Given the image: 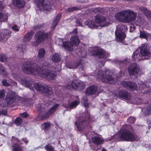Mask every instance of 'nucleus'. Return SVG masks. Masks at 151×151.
Listing matches in <instances>:
<instances>
[{
  "label": "nucleus",
  "instance_id": "nucleus-1",
  "mask_svg": "<svg viewBox=\"0 0 151 151\" xmlns=\"http://www.w3.org/2000/svg\"><path fill=\"white\" fill-rule=\"evenodd\" d=\"M22 68L23 72L27 74L38 75L47 80H51L55 76L53 71L46 68L44 64L42 65V67H40L37 64H32L27 61L23 63Z\"/></svg>",
  "mask_w": 151,
  "mask_h": 151
},
{
  "label": "nucleus",
  "instance_id": "nucleus-2",
  "mask_svg": "<svg viewBox=\"0 0 151 151\" xmlns=\"http://www.w3.org/2000/svg\"><path fill=\"white\" fill-rule=\"evenodd\" d=\"M137 14L130 9L123 10L118 12L115 17L119 21L124 23L132 22L135 24L139 26L143 23V19L140 17H136Z\"/></svg>",
  "mask_w": 151,
  "mask_h": 151
},
{
  "label": "nucleus",
  "instance_id": "nucleus-3",
  "mask_svg": "<svg viewBox=\"0 0 151 151\" xmlns=\"http://www.w3.org/2000/svg\"><path fill=\"white\" fill-rule=\"evenodd\" d=\"M126 127L130 128L129 125H125V127H122L118 132V138L117 141H133L139 139V138L136 134L126 128Z\"/></svg>",
  "mask_w": 151,
  "mask_h": 151
},
{
  "label": "nucleus",
  "instance_id": "nucleus-4",
  "mask_svg": "<svg viewBox=\"0 0 151 151\" xmlns=\"http://www.w3.org/2000/svg\"><path fill=\"white\" fill-rule=\"evenodd\" d=\"M79 117L75 123L76 127L78 131L81 132L86 128H88L89 125V120L90 119L89 113L86 111L85 113Z\"/></svg>",
  "mask_w": 151,
  "mask_h": 151
},
{
  "label": "nucleus",
  "instance_id": "nucleus-5",
  "mask_svg": "<svg viewBox=\"0 0 151 151\" xmlns=\"http://www.w3.org/2000/svg\"><path fill=\"white\" fill-rule=\"evenodd\" d=\"M95 22L98 24V25H96L93 21H91L85 22V24L90 28L96 29L99 28L101 26H107L110 24L108 18L99 15L95 17Z\"/></svg>",
  "mask_w": 151,
  "mask_h": 151
},
{
  "label": "nucleus",
  "instance_id": "nucleus-6",
  "mask_svg": "<svg viewBox=\"0 0 151 151\" xmlns=\"http://www.w3.org/2000/svg\"><path fill=\"white\" fill-rule=\"evenodd\" d=\"M85 87V84L81 81L78 80H74L72 81L71 85H67L66 86H60L59 93L60 95L61 94L63 93L66 89L71 90L73 88L81 91L84 89Z\"/></svg>",
  "mask_w": 151,
  "mask_h": 151
},
{
  "label": "nucleus",
  "instance_id": "nucleus-7",
  "mask_svg": "<svg viewBox=\"0 0 151 151\" xmlns=\"http://www.w3.org/2000/svg\"><path fill=\"white\" fill-rule=\"evenodd\" d=\"M12 74L13 77L16 80L21 82L26 87L29 88L30 89L33 87L34 84L32 82V80L30 79L26 80H22L21 78L20 70L17 68L15 70L12 69Z\"/></svg>",
  "mask_w": 151,
  "mask_h": 151
},
{
  "label": "nucleus",
  "instance_id": "nucleus-8",
  "mask_svg": "<svg viewBox=\"0 0 151 151\" xmlns=\"http://www.w3.org/2000/svg\"><path fill=\"white\" fill-rule=\"evenodd\" d=\"M127 30V27L122 24H118L115 32L116 40L118 42H122L126 37L125 31Z\"/></svg>",
  "mask_w": 151,
  "mask_h": 151
},
{
  "label": "nucleus",
  "instance_id": "nucleus-9",
  "mask_svg": "<svg viewBox=\"0 0 151 151\" xmlns=\"http://www.w3.org/2000/svg\"><path fill=\"white\" fill-rule=\"evenodd\" d=\"M37 91L41 93H44L46 96H52L53 92L51 90V88H48L45 83L42 82H37L34 85L33 87Z\"/></svg>",
  "mask_w": 151,
  "mask_h": 151
},
{
  "label": "nucleus",
  "instance_id": "nucleus-10",
  "mask_svg": "<svg viewBox=\"0 0 151 151\" xmlns=\"http://www.w3.org/2000/svg\"><path fill=\"white\" fill-rule=\"evenodd\" d=\"M48 33L43 31H39L36 32L35 35V41L31 42L32 45L35 46H37L41 42L47 39Z\"/></svg>",
  "mask_w": 151,
  "mask_h": 151
},
{
  "label": "nucleus",
  "instance_id": "nucleus-11",
  "mask_svg": "<svg viewBox=\"0 0 151 151\" xmlns=\"http://www.w3.org/2000/svg\"><path fill=\"white\" fill-rule=\"evenodd\" d=\"M151 47L147 44H142L139 47V53L142 60L150 59L151 53Z\"/></svg>",
  "mask_w": 151,
  "mask_h": 151
},
{
  "label": "nucleus",
  "instance_id": "nucleus-12",
  "mask_svg": "<svg viewBox=\"0 0 151 151\" xmlns=\"http://www.w3.org/2000/svg\"><path fill=\"white\" fill-rule=\"evenodd\" d=\"M36 108L37 110L40 112L36 118L37 120L41 121L48 117L50 116L49 112L46 111L45 110L44 104H38L36 106Z\"/></svg>",
  "mask_w": 151,
  "mask_h": 151
},
{
  "label": "nucleus",
  "instance_id": "nucleus-13",
  "mask_svg": "<svg viewBox=\"0 0 151 151\" xmlns=\"http://www.w3.org/2000/svg\"><path fill=\"white\" fill-rule=\"evenodd\" d=\"M12 151H23L21 146L19 143V139L16 137L12 136L11 139Z\"/></svg>",
  "mask_w": 151,
  "mask_h": 151
},
{
  "label": "nucleus",
  "instance_id": "nucleus-14",
  "mask_svg": "<svg viewBox=\"0 0 151 151\" xmlns=\"http://www.w3.org/2000/svg\"><path fill=\"white\" fill-rule=\"evenodd\" d=\"M45 0H36L37 7L41 11L49 10L51 8V6L44 3Z\"/></svg>",
  "mask_w": 151,
  "mask_h": 151
},
{
  "label": "nucleus",
  "instance_id": "nucleus-15",
  "mask_svg": "<svg viewBox=\"0 0 151 151\" xmlns=\"http://www.w3.org/2000/svg\"><path fill=\"white\" fill-rule=\"evenodd\" d=\"M100 93V92L98 90L97 87L95 86L89 87L86 91V94L88 95H98Z\"/></svg>",
  "mask_w": 151,
  "mask_h": 151
},
{
  "label": "nucleus",
  "instance_id": "nucleus-16",
  "mask_svg": "<svg viewBox=\"0 0 151 151\" xmlns=\"http://www.w3.org/2000/svg\"><path fill=\"white\" fill-rule=\"evenodd\" d=\"M94 55H98L99 57L103 59H106L109 56V54L106 52L103 49L96 48L93 51Z\"/></svg>",
  "mask_w": 151,
  "mask_h": 151
},
{
  "label": "nucleus",
  "instance_id": "nucleus-17",
  "mask_svg": "<svg viewBox=\"0 0 151 151\" xmlns=\"http://www.w3.org/2000/svg\"><path fill=\"white\" fill-rule=\"evenodd\" d=\"M84 63L82 60H78L70 64H68L66 66L70 69H75L78 66H80L81 70H83Z\"/></svg>",
  "mask_w": 151,
  "mask_h": 151
},
{
  "label": "nucleus",
  "instance_id": "nucleus-18",
  "mask_svg": "<svg viewBox=\"0 0 151 151\" xmlns=\"http://www.w3.org/2000/svg\"><path fill=\"white\" fill-rule=\"evenodd\" d=\"M128 71L130 74L133 75H135L139 71V68L136 63H132L129 67Z\"/></svg>",
  "mask_w": 151,
  "mask_h": 151
},
{
  "label": "nucleus",
  "instance_id": "nucleus-19",
  "mask_svg": "<svg viewBox=\"0 0 151 151\" xmlns=\"http://www.w3.org/2000/svg\"><path fill=\"white\" fill-rule=\"evenodd\" d=\"M16 96L13 92H10L6 96V102L8 105H10L16 100Z\"/></svg>",
  "mask_w": 151,
  "mask_h": 151
},
{
  "label": "nucleus",
  "instance_id": "nucleus-20",
  "mask_svg": "<svg viewBox=\"0 0 151 151\" xmlns=\"http://www.w3.org/2000/svg\"><path fill=\"white\" fill-rule=\"evenodd\" d=\"M110 71V70L108 69L106 70L105 71L102 70H99L97 73L96 78L101 80L102 82H105L106 80L105 78V76L106 74L108 72L109 73Z\"/></svg>",
  "mask_w": 151,
  "mask_h": 151
},
{
  "label": "nucleus",
  "instance_id": "nucleus-21",
  "mask_svg": "<svg viewBox=\"0 0 151 151\" xmlns=\"http://www.w3.org/2000/svg\"><path fill=\"white\" fill-rule=\"evenodd\" d=\"M122 85L124 86L127 88H129L132 90H135L137 87V86L136 83L124 81L122 83Z\"/></svg>",
  "mask_w": 151,
  "mask_h": 151
},
{
  "label": "nucleus",
  "instance_id": "nucleus-22",
  "mask_svg": "<svg viewBox=\"0 0 151 151\" xmlns=\"http://www.w3.org/2000/svg\"><path fill=\"white\" fill-rule=\"evenodd\" d=\"M130 94L127 91L124 90L120 91L118 94L119 96L120 97L127 100L130 99Z\"/></svg>",
  "mask_w": 151,
  "mask_h": 151
},
{
  "label": "nucleus",
  "instance_id": "nucleus-23",
  "mask_svg": "<svg viewBox=\"0 0 151 151\" xmlns=\"http://www.w3.org/2000/svg\"><path fill=\"white\" fill-rule=\"evenodd\" d=\"M139 89L141 90V93L145 95H146V96H148V94L149 95L151 94V89L146 87L145 84H143L142 86H140Z\"/></svg>",
  "mask_w": 151,
  "mask_h": 151
},
{
  "label": "nucleus",
  "instance_id": "nucleus-24",
  "mask_svg": "<svg viewBox=\"0 0 151 151\" xmlns=\"http://www.w3.org/2000/svg\"><path fill=\"white\" fill-rule=\"evenodd\" d=\"M50 59L53 62L55 63L62 62L60 55L58 53H55L53 54L51 57Z\"/></svg>",
  "mask_w": 151,
  "mask_h": 151
},
{
  "label": "nucleus",
  "instance_id": "nucleus-25",
  "mask_svg": "<svg viewBox=\"0 0 151 151\" xmlns=\"http://www.w3.org/2000/svg\"><path fill=\"white\" fill-rule=\"evenodd\" d=\"M139 37L140 38H144L148 40H151V34L146 31H140Z\"/></svg>",
  "mask_w": 151,
  "mask_h": 151
},
{
  "label": "nucleus",
  "instance_id": "nucleus-26",
  "mask_svg": "<svg viewBox=\"0 0 151 151\" xmlns=\"http://www.w3.org/2000/svg\"><path fill=\"white\" fill-rule=\"evenodd\" d=\"M79 103L80 101L79 100H78L70 103L68 105L63 104L62 106L65 108H70L71 109H73L76 108Z\"/></svg>",
  "mask_w": 151,
  "mask_h": 151
},
{
  "label": "nucleus",
  "instance_id": "nucleus-27",
  "mask_svg": "<svg viewBox=\"0 0 151 151\" xmlns=\"http://www.w3.org/2000/svg\"><path fill=\"white\" fill-rule=\"evenodd\" d=\"M106 81L103 82L105 83H114L116 82L115 79H114L111 75L108 74L107 73L106 74L105 77Z\"/></svg>",
  "mask_w": 151,
  "mask_h": 151
},
{
  "label": "nucleus",
  "instance_id": "nucleus-28",
  "mask_svg": "<svg viewBox=\"0 0 151 151\" xmlns=\"http://www.w3.org/2000/svg\"><path fill=\"white\" fill-rule=\"evenodd\" d=\"M80 41L79 39L76 35L72 36L70 40V42L73 46L77 45Z\"/></svg>",
  "mask_w": 151,
  "mask_h": 151
},
{
  "label": "nucleus",
  "instance_id": "nucleus-29",
  "mask_svg": "<svg viewBox=\"0 0 151 151\" xmlns=\"http://www.w3.org/2000/svg\"><path fill=\"white\" fill-rule=\"evenodd\" d=\"M34 34V32L33 31L28 32L24 36L23 39V41L24 42H28L29 41L32 37Z\"/></svg>",
  "mask_w": 151,
  "mask_h": 151
},
{
  "label": "nucleus",
  "instance_id": "nucleus-30",
  "mask_svg": "<svg viewBox=\"0 0 151 151\" xmlns=\"http://www.w3.org/2000/svg\"><path fill=\"white\" fill-rule=\"evenodd\" d=\"M13 3L14 6L19 8L23 7L25 4L24 0H13Z\"/></svg>",
  "mask_w": 151,
  "mask_h": 151
},
{
  "label": "nucleus",
  "instance_id": "nucleus-31",
  "mask_svg": "<svg viewBox=\"0 0 151 151\" xmlns=\"http://www.w3.org/2000/svg\"><path fill=\"white\" fill-rule=\"evenodd\" d=\"M92 142L96 145H99L103 142V139L99 136H94L92 138Z\"/></svg>",
  "mask_w": 151,
  "mask_h": 151
},
{
  "label": "nucleus",
  "instance_id": "nucleus-32",
  "mask_svg": "<svg viewBox=\"0 0 151 151\" xmlns=\"http://www.w3.org/2000/svg\"><path fill=\"white\" fill-rule=\"evenodd\" d=\"M132 58L133 60H142L141 58L140 53L138 51H136L133 53L132 56Z\"/></svg>",
  "mask_w": 151,
  "mask_h": 151
},
{
  "label": "nucleus",
  "instance_id": "nucleus-33",
  "mask_svg": "<svg viewBox=\"0 0 151 151\" xmlns=\"http://www.w3.org/2000/svg\"><path fill=\"white\" fill-rule=\"evenodd\" d=\"M61 14H58L56 16L51 26V28L54 29L57 25L58 22L60 19Z\"/></svg>",
  "mask_w": 151,
  "mask_h": 151
},
{
  "label": "nucleus",
  "instance_id": "nucleus-34",
  "mask_svg": "<svg viewBox=\"0 0 151 151\" xmlns=\"http://www.w3.org/2000/svg\"><path fill=\"white\" fill-rule=\"evenodd\" d=\"M141 111L145 115L151 114V105L149 106L147 108H143L141 109Z\"/></svg>",
  "mask_w": 151,
  "mask_h": 151
},
{
  "label": "nucleus",
  "instance_id": "nucleus-35",
  "mask_svg": "<svg viewBox=\"0 0 151 151\" xmlns=\"http://www.w3.org/2000/svg\"><path fill=\"white\" fill-rule=\"evenodd\" d=\"M63 47L65 49L67 50H72V45L70 42H65L63 43Z\"/></svg>",
  "mask_w": 151,
  "mask_h": 151
},
{
  "label": "nucleus",
  "instance_id": "nucleus-36",
  "mask_svg": "<svg viewBox=\"0 0 151 151\" xmlns=\"http://www.w3.org/2000/svg\"><path fill=\"white\" fill-rule=\"evenodd\" d=\"M139 11L143 12L146 16L149 15L150 14L151 12L147 8L143 6H141L139 8Z\"/></svg>",
  "mask_w": 151,
  "mask_h": 151
},
{
  "label": "nucleus",
  "instance_id": "nucleus-37",
  "mask_svg": "<svg viewBox=\"0 0 151 151\" xmlns=\"http://www.w3.org/2000/svg\"><path fill=\"white\" fill-rule=\"evenodd\" d=\"M8 18V14H4L0 12V22L6 21Z\"/></svg>",
  "mask_w": 151,
  "mask_h": 151
},
{
  "label": "nucleus",
  "instance_id": "nucleus-38",
  "mask_svg": "<svg viewBox=\"0 0 151 151\" xmlns=\"http://www.w3.org/2000/svg\"><path fill=\"white\" fill-rule=\"evenodd\" d=\"M0 74L4 77H6L8 75V73L6 71L5 68L0 63Z\"/></svg>",
  "mask_w": 151,
  "mask_h": 151
},
{
  "label": "nucleus",
  "instance_id": "nucleus-39",
  "mask_svg": "<svg viewBox=\"0 0 151 151\" xmlns=\"http://www.w3.org/2000/svg\"><path fill=\"white\" fill-rule=\"evenodd\" d=\"M45 51L43 48H41L39 51L38 52V57L40 58L44 57L45 54Z\"/></svg>",
  "mask_w": 151,
  "mask_h": 151
},
{
  "label": "nucleus",
  "instance_id": "nucleus-40",
  "mask_svg": "<svg viewBox=\"0 0 151 151\" xmlns=\"http://www.w3.org/2000/svg\"><path fill=\"white\" fill-rule=\"evenodd\" d=\"M2 34L5 40L7 39L10 36L9 31L8 30H4Z\"/></svg>",
  "mask_w": 151,
  "mask_h": 151
},
{
  "label": "nucleus",
  "instance_id": "nucleus-41",
  "mask_svg": "<svg viewBox=\"0 0 151 151\" xmlns=\"http://www.w3.org/2000/svg\"><path fill=\"white\" fill-rule=\"evenodd\" d=\"M9 58H8L5 55L0 54V60L2 62L6 61L7 62H9Z\"/></svg>",
  "mask_w": 151,
  "mask_h": 151
},
{
  "label": "nucleus",
  "instance_id": "nucleus-42",
  "mask_svg": "<svg viewBox=\"0 0 151 151\" xmlns=\"http://www.w3.org/2000/svg\"><path fill=\"white\" fill-rule=\"evenodd\" d=\"M59 106V104H56L51 108L49 111H47L49 112L50 115V114H53L56 111L57 108Z\"/></svg>",
  "mask_w": 151,
  "mask_h": 151
},
{
  "label": "nucleus",
  "instance_id": "nucleus-43",
  "mask_svg": "<svg viewBox=\"0 0 151 151\" xmlns=\"http://www.w3.org/2000/svg\"><path fill=\"white\" fill-rule=\"evenodd\" d=\"M43 129L45 130H47L50 129L51 124L50 122H45L42 124Z\"/></svg>",
  "mask_w": 151,
  "mask_h": 151
},
{
  "label": "nucleus",
  "instance_id": "nucleus-44",
  "mask_svg": "<svg viewBox=\"0 0 151 151\" xmlns=\"http://www.w3.org/2000/svg\"><path fill=\"white\" fill-rule=\"evenodd\" d=\"M115 60L116 63L119 64V65H120L122 67L125 64H127L126 61L125 60H120L116 59V60Z\"/></svg>",
  "mask_w": 151,
  "mask_h": 151
},
{
  "label": "nucleus",
  "instance_id": "nucleus-45",
  "mask_svg": "<svg viewBox=\"0 0 151 151\" xmlns=\"http://www.w3.org/2000/svg\"><path fill=\"white\" fill-rule=\"evenodd\" d=\"M22 122V119L20 118H17L15 121V123L17 126L20 125Z\"/></svg>",
  "mask_w": 151,
  "mask_h": 151
},
{
  "label": "nucleus",
  "instance_id": "nucleus-46",
  "mask_svg": "<svg viewBox=\"0 0 151 151\" xmlns=\"http://www.w3.org/2000/svg\"><path fill=\"white\" fill-rule=\"evenodd\" d=\"M82 102L85 107H87L88 105V103L87 99L86 97H84L83 98L82 100Z\"/></svg>",
  "mask_w": 151,
  "mask_h": 151
},
{
  "label": "nucleus",
  "instance_id": "nucleus-47",
  "mask_svg": "<svg viewBox=\"0 0 151 151\" xmlns=\"http://www.w3.org/2000/svg\"><path fill=\"white\" fill-rule=\"evenodd\" d=\"M26 46L25 45H23L21 47H19L17 49L18 52H20L22 54H23L24 50L25 49Z\"/></svg>",
  "mask_w": 151,
  "mask_h": 151
},
{
  "label": "nucleus",
  "instance_id": "nucleus-48",
  "mask_svg": "<svg viewBox=\"0 0 151 151\" xmlns=\"http://www.w3.org/2000/svg\"><path fill=\"white\" fill-rule=\"evenodd\" d=\"M136 120V119L134 117L130 116L129 117L127 120L128 122L130 124H133Z\"/></svg>",
  "mask_w": 151,
  "mask_h": 151
},
{
  "label": "nucleus",
  "instance_id": "nucleus-49",
  "mask_svg": "<svg viewBox=\"0 0 151 151\" xmlns=\"http://www.w3.org/2000/svg\"><path fill=\"white\" fill-rule=\"evenodd\" d=\"M77 8L76 7L74 6L72 7L68 8L66 9L65 11L66 12H71L74 10H77Z\"/></svg>",
  "mask_w": 151,
  "mask_h": 151
},
{
  "label": "nucleus",
  "instance_id": "nucleus-50",
  "mask_svg": "<svg viewBox=\"0 0 151 151\" xmlns=\"http://www.w3.org/2000/svg\"><path fill=\"white\" fill-rule=\"evenodd\" d=\"M7 114V110L6 109L0 110V116L1 115H6Z\"/></svg>",
  "mask_w": 151,
  "mask_h": 151
},
{
  "label": "nucleus",
  "instance_id": "nucleus-51",
  "mask_svg": "<svg viewBox=\"0 0 151 151\" xmlns=\"http://www.w3.org/2000/svg\"><path fill=\"white\" fill-rule=\"evenodd\" d=\"M5 91L4 90L0 91V99L3 98L5 96Z\"/></svg>",
  "mask_w": 151,
  "mask_h": 151
},
{
  "label": "nucleus",
  "instance_id": "nucleus-52",
  "mask_svg": "<svg viewBox=\"0 0 151 151\" xmlns=\"http://www.w3.org/2000/svg\"><path fill=\"white\" fill-rule=\"evenodd\" d=\"M3 85L4 86H9L10 84L9 83H7L6 80H4L2 81Z\"/></svg>",
  "mask_w": 151,
  "mask_h": 151
},
{
  "label": "nucleus",
  "instance_id": "nucleus-53",
  "mask_svg": "<svg viewBox=\"0 0 151 151\" xmlns=\"http://www.w3.org/2000/svg\"><path fill=\"white\" fill-rule=\"evenodd\" d=\"M105 62L104 60H100L98 63L100 67L103 66Z\"/></svg>",
  "mask_w": 151,
  "mask_h": 151
},
{
  "label": "nucleus",
  "instance_id": "nucleus-54",
  "mask_svg": "<svg viewBox=\"0 0 151 151\" xmlns=\"http://www.w3.org/2000/svg\"><path fill=\"white\" fill-rule=\"evenodd\" d=\"M12 30L14 31L18 32L19 31V29L17 25L16 24H14L12 27Z\"/></svg>",
  "mask_w": 151,
  "mask_h": 151
},
{
  "label": "nucleus",
  "instance_id": "nucleus-55",
  "mask_svg": "<svg viewBox=\"0 0 151 151\" xmlns=\"http://www.w3.org/2000/svg\"><path fill=\"white\" fill-rule=\"evenodd\" d=\"M20 115L21 116L24 118L27 117L28 115V114L27 113H26L25 112H24L22 113H20Z\"/></svg>",
  "mask_w": 151,
  "mask_h": 151
},
{
  "label": "nucleus",
  "instance_id": "nucleus-56",
  "mask_svg": "<svg viewBox=\"0 0 151 151\" xmlns=\"http://www.w3.org/2000/svg\"><path fill=\"white\" fill-rule=\"evenodd\" d=\"M116 77L115 79L116 81L117 80V79H118L120 77L122 76V72L121 71H120L118 74H116Z\"/></svg>",
  "mask_w": 151,
  "mask_h": 151
},
{
  "label": "nucleus",
  "instance_id": "nucleus-57",
  "mask_svg": "<svg viewBox=\"0 0 151 151\" xmlns=\"http://www.w3.org/2000/svg\"><path fill=\"white\" fill-rule=\"evenodd\" d=\"M4 8V6L2 2H0V11L2 10Z\"/></svg>",
  "mask_w": 151,
  "mask_h": 151
},
{
  "label": "nucleus",
  "instance_id": "nucleus-58",
  "mask_svg": "<svg viewBox=\"0 0 151 151\" xmlns=\"http://www.w3.org/2000/svg\"><path fill=\"white\" fill-rule=\"evenodd\" d=\"M77 24V25L78 26H81L82 24H81V22L79 21V20H76V21Z\"/></svg>",
  "mask_w": 151,
  "mask_h": 151
},
{
  "label": "nucleus",
  "instance_id": "nucleus-59",
  "mask_svg": "<svg viewBox=\"0 0 151 151\" xmlns=\"http://www.w3.org/2000/svg\"><path fill=\"white\" fill-rule=\"evenodd\" d=\"M4 40L2 34H0V41H3Z\"/></svg>",
  "mask_w": 151,
  "mask_h": 151
},
{
  "label": "nucleus",
  "instance_id": "nucleus-60",
  "mask_svg": "<svg viewBox=\"0 0 151 151\" xmlns=\"http://www.w3.org/2000/svg\"><path fill=\"white\" fill-rule=\"evenodd\" d=\"M61 69V66L60 65H58V68L57 70H55L54 71L55 72H59Z\"/></svg>",
  "mask_w": 151,
  "mask_h": 151
},
{
  "label": "nucleus",
  "instance_id": "nucleus-61",
  "mask_svg": "<svg viewBox=\"0 0 151 151\" xmlns=\"http://www.w3.org/2000/svg\"><path fill=\"white\" fill-rule=\"evenodd\" d=\"M142 100L141 99H139L138 100V101L137 102V103L138 104H139L141 103Z\"/></svg>",
  "mask_w": 151,
  "mask_h": 151
},
{
  "label": "nucleus",
  "instance_id": "nucleus-62",
  "mask_svg": "<svg viewBox=\"0 0 151 151\" xmlns=\"http://www.w3.org/2000/svg\"><path fill=\"white\" fill-rule=\"evenodd\" d=\"M72 33H74L75 34V35H76V34L77 33V31L76 29H75L73 32H72Z\"/></svg>",
  "mask_w": 151,
  "mask_h": 151
},
{
  "label": "nucleus",
  "instance_id": "nucleus-63",
  "mask_svg": "<svg viewBox=\"0 0 151 151\" xmlns=\"http://www.w3.org/2000/svg\"><path fill=\"white\" fill-rule=\"evenodd\" d=\"M22 140L23 142L26 144H27L28 142V140H25L24 139H23Z\"/></svg>",
  "mask_w": 151,
  "mask_h": 151
},
{
  "label": "nucleus",
  "instance_id": "nucleus-64",
  "mask_svg": "<svg viewBox=\"0 0 151 151\" xmlns=\"http://www.w3.org/2000/svg\"><path fill=\"white\" fill-rule=\"evenodd\" d=\"M22 102H24L25 101V99L24 98H22L21 99Z\"/></svg>",
  "mask_w": 151,
  "mask_h": 151
}]
</instances>
